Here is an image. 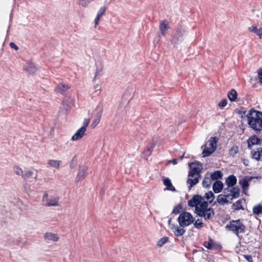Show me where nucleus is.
<instances>
[{
  "label": "nucleus",
  "mask_w": 262,
  "mask_h": 262,
  "mask_svg": "<svg viewBox=\"0 0 262 262\" xmlns=\"http://www.w3.org/2000/svg\"><path fill=\"white\" fill-rule=\"evenodd\" d=\"M214 195L211 191H208L205 193L204 197L199 195H194L188 202L190 207H195V213L200 216L204 217L205 220L211 219L214 215L213 210L208 207V203L213 202Z\"/></svg>",
  "instance_id": "1"
},
{
  "label": "nucleus",
  "mask_w": 262,
  "mask_h": 262,
  "mask_svg": "<svg viewBox=\"0 0 262 262\" xmlns=\"http://www.w3.org/2000/svg\"><path fill=\"white\" fill-rule=\"evenodd\" d=\"M247 123L255 132L262 130V112L251 109L247 115Z\"/></svg>",
  "instance_id": "2"
},
{
  "label": "nucleus",
  "mask_w": 262,
  "mask_h": 262,
  "mask_svg": "<svg viewBox=\"0 0 262 262\" xmlns=\"http://www.w3.org/2000/svg\"><path fill=\"white\" fill-rule=\"evenodd\" d=\"M217 141L218 138L215 137H211L208 140L202 152L203 157L209 156L216 150Z\"/></svg>",
  "instance_id": "3"
},
{
  "label": "nucleus",
  "mask_w": 262,
  "mask_h": 262,
  "mask_svg": "<svg viewBox=\"0 0 262 262\" xmlns=\"http://www.w3.org/2000/svg\"><path fill=\"white\" fill-rule=\"evenodd\" d=\"M178 221L179 225L185 227L193 223L194 221V218L189 212H184L179 215Z\"/></svg>",
  "instance_id": "4"
},
{
  "label": "nucleus",
  "mask_w": 262,
  "mask_h": 262,
  "mask_svg": "<svg viewBox=\"0 0 262 262\" xmlns=\"http://www.w3.org/2000/svg\"><path fill=\"white\" fill-rule=\"evenodd\" d=\"M229 230L234 232L236 235L244 232L245 227L240 220L232 221L229 225L226 226Z\"/></svg>",
  "instance_id": "5"
},
{
  "label": "nucleus",
  "mask_w": 262,
  "mask_h": 262,
  "mask_svg": "<svg viewBox=\"0 0 262 262\" xmlns=\"http://www.w3.org/2000/svg\"><path fill=\"white\" fill-rule=\"evenodd\" d=\"M224 191L231 201L233 199L237 198L239 196L240 190L238 187H228L224 189Z\"/></svg>",
  "instance_id": "6"
},
{
  "label": "nucleus",
  "mask_w": 262,
  "mask_h": 262,
  "mask_svg": "<svg viewBox=\"0 0 262 262\" xmlns=\"http://www.w3.org/2000/svg\"><path fill=\"white\" fill-rule=\"evenodd\" d=\"M43 201L47 206H59V198L58 196H52L48 198L47 193H45L43 196Z\"/></svg>",
  "instance_id": "7"
},
{
  "label": "nucleus",
  "mask_w": 262,
  "mask_h": 262,
  "mask_svg": "<svg viewBox=\"0 0 262 262\" xmlns=\"http://www.w3.org/2000/svg\"><path fill=\"white\" fill-rule=\"evenodd\" d=\"M190 170L189 171L188 176H200L201 172L203 167L202 165L198 162H192L189 164Z\"/></svg>",
  "instance_id": "8"
},
{
  "label": "nucleus",
  "mask_w": 262,
  "mask_h": 262,
  "mask_svg": "<svg viewBox=\"0 0 262 262\" xmlns=\"http://www.w3.org/2000/svg\"><path fill=\"white\" fill-rule=\"evenodd\" d=\"M185 33L186 31L184 29L182 28L178 29L172 39V43L177 45L181 42L184 38Z\"/></svg>",
  "instance_id": "9"
},
{
  "label": "nucleus",
  "mask_w": 262,
  "mask_h": 262,
  "mask_svg": "<svg viewBox=\"0 0 262 262\" xmlns=\"http://www.w3.org/2000/svg\"><path fill=\"white\" fill-rule=\"evenodd\" d=\"M107 8L105 6L100 7L97 12V14L94 18V28H96L99 24L101 18L105 14Z\"/></svg>",
  "instance_id": "10"
},
{
  "label": "nucleus",
  "mask_w": 262,
  "mask_h": 262,
  "mask_svg": "<svg viewBox=\"0 0 262 262\" xmlns=\"http://www.w3.org/2000/svg\"><path fill=\"white\" fill-rule=\"evenodd\" d=\"M203 245L208 249L219 250L221 249V246L220 244L211 239H209L208 241L205 242Z\"/></svg>",
  "instance_id": "11"
},
{
  "label": "nucleus",
  "mask_w": 262,
  "mask_h": 262,
  "mask_svg": "<svg viewBox=\"0 0 262 262\" xmlns=\"http://www.w3.org/2000/svg\"><path fill=\"white\" fill-rule=\"evenodd\" d=\"M171 230L173 234L177 236H182L185 232L184 227L179 225H171Z\"/></svg>",
  "instance_id": "12"
},
{
  "label": "nucleus",
  "mask_w": 262,
  "mask_h": 262,
  "mask_svg": "<svg viewBox=\"0 0 262 262\" xmlns=\"http://www.w3.org/2000/svg\"><path fill=\"white\" fill-rule=\"evenodd\" d=\"M37 174L34 173L31 170H27L25 171L23 175V178L27 181L32 182L36 179Z\"/></svg>",
  "instance_id": "13"
},
{
  "label": "nucleus",
  "mask_w": 262,
  "mask_h": 262,
  "mask_svg": "<svg viewBox=\"0 0 262 262\" xmlns=\"http://www.w3.org/2000/svg\"><path fill=\"white\" fill-rule=\"evenodd\" d=\"M200 176H188L187 180V184L188 185V188L190 189L194 185H196L199 181Z\"/></svg>",
  "instance_id": "14"
},
{
  "label": "nucleus",
  "mask_w": 262,
  "mask_h": 262,
  "mask_svg": "<svg viewBox=\"0 0 262 262\" xmlns=\"http://www.w3.org/2000/svg\"><path fill=\"white\" fill-rule=\"evenodd\" d=\"M85 132L86 130H85L84 127H80L73 135V136L71 138V140L77 141L81 139L85 134Z\"/></svg>",
  "instance_id": "15"
},
{
  "label": "nucleus",
  "mask_w": 262,
  "mask_h": 262,
  "mask_svg": "<svg viewBox=\"0 0 262 262\" xmlns=\"http://www.w3.org/2000/svg\"><path fill=\"white\" fill-rule=\"evenodd\" d=\"M217 202L221 205H224L226 204L231 203V201L227 197L226 194L224 193V191L222 194H221L217 196Z\"/></svg>",
  "instance_id": "16"
},
{
  "label": "nucleus",
  "mask_w": 262,
  "mask_h": 262,
  "mask_svg": "<svg viewBox=\"0 0 262 262\" xmlns=\"http://www.w3.org/2000/svg\"><path fill=\"white\" fill-rule=\"evenodd\" d=\"M45 239L47 241H52L54 242H57L59 237L57 234L54 233L52 232H47L44 235Z\"/></svg>",
  "instance_id": "17"
},
{
  "label": "nucleus",
  "mask_w": 262,
  "mask_h": 262,
  "mask_svg": "<svg viewBox=\"0 0 262 262\" xmlns=\"http://www.w3.org/2000/svg\"><path fill=\"white\" fill-rule=\"evenodd\" d=\"M248 147L251 148V146L255 145L260 144V140L256 136L253 135L250 137L247 140Z\"/></svg>",
  "instance_id": "18"
},
{
  "label": "nucleus",
  "mask_w": 262,
  "mask_h": 262,
  "mask_svg": "<svg viewBox=\"0 0 262 262\" xmlns=\"http://www.w3.org/2000/svg\"><path fill=\"white\" fill-rule=\"evenodd\" d=\"M251 179V178H244L239 181V183L243 188V192L246 194H247L249 186V181H250Z\"/></svg>",
  "instance_id": "19"
},
{
  "label": "nucleus",
  "mask_w": 262,
  "mask_h": 262,
  "mask_svg": "<svg viewBox=\"0 0 262 262\" xmlns=\"http://www.w3.org/2000/svg\"><path fill=\"white\" fill-rule=\"evenodd\" d=\"M159 29L162 35L165 36L168 30L169 29L168 23L166 21H161L159 25Z\"/></svg>",
  "instance_id": "20"
},
{
  "label": "nucleus",
  "mask_w": 262,
  "mask_h": 262,
  "mask_svg": "<svg viewBox=\"0 0 262 262\" xmlns=\"http://www.w3.org/2000/svg\"><path fill=\"white\" fill-rule=\"evenodd\" d=\"M248 30L252 33L256 34L259 38H262V28H257L255 25H253L248 28Z\"/></svg>",
  "instance_id": "21"
},
{
  "label": "nucleus",
  "mask_w": 262,
  "mask_h": 262,
  "mask_svg": "<svg viewBox=\"0 0 262 262\" xmlns=\"http://www.w3.org/2000/svg\"><path fill=\"white\" fill-rule=\"evenodd\" d=\"M24 70L28 71L30 73L33 74L37 71V68L34 63L32 62H28L25 66Z\"/></svg>",
  "instance_id": "22"
},
{
  "label": "nucleus",
  "mask_w": 262,
  "mask_h": 262,
  "mask_svg": "<svg viewBox=\"0 0 262 262\" xmlns=\"http://www.w3.org/2000/svg\"><path fill=\"white\" fill-rule=\"evenodd\" d=\"M253 158L256 160H262V148H258L256 150L251 151Z\"/></svg>",
  "instance_id": "23"
},
{
  "label": "nucleus",
  "mask_w": 262,
  "mask_h": 262,
  "mask_svg": "<svg viewBox=\"0 0 262 262\" xmlns=\"http://www.w3.org/2000/svg\"><path fill=\"white\" fill-rule=\"evenodd\" d=\"M213 190L216 193L220 192L223 188V183L220 181H216L213 185Z\"/></svg>",
  "instance_id": "24"
},
{
  "label": "nucleus",
  "mask_w": 262,
  "mask_h": 262,
  "mask_svg": "<svg viewBox=\"0 0 262 262\" xmlns=\"http://www.w3.org/2000/svg\"><path fill=\"white\" fill-rule=\"evenodd\" d=\"M236 182V178L234 175L229 176L226 180V184L229 187H233Z\"/></svg>",
  "instance_id": "25"
},
{
  "label": "nucleus",
  "mask_w": 262,
  "mask_h": 262,
  "mask_svg": "<svg viewBox=\"0 0 262 262\" xmlns=\"http://www.w3.org/2000/svg\"><path fill=\"white\" fill-rule=\"evenodd\" d=\"M212 179L209 176V173L206 174L203 182L202 185L204 188H209L212 184Z\"/></svg>",
  "instance_id": "26"
},
{
  "label": "nucleus",
  "mask_w": 262,
  "mask_h": 262,
  "mask_svg": "<svg viewBox=\"0 0 262 262\" xmlns=\"http://www.w3.org/2000/svg\"><path fill=\"white\" fill-rule=\"evenodd\" d=\"M62 161L60 160L51 159L48 161V164L52 167L59 169L62 164Z\"/></svg>",
  "instance_id": "27"
},
{
  "label": "nucleus",
  "mask_w": 262,
  "mask_h": 262,
  "mask_svg": "<svg viewBox=\"0 0 262 262\" xmlns=\"http://www.w3.org/2000/svg\"><path fill=\"white\" fill-rule=\"evenodd\" d=\"M163 184L166 186V189L171 191H176L174 187L172 185L171 180L168 178H165L163 179Z\"/></svg>",
  "instance_id": "28"
},
{
  "label": "nucleus",
  "mask_w": 262,
  "mask_h": 262,
  "mask_svg": "<svg viewBox=\"0 0 262 262\" xmlns=\"http://www.w3.org/2000/svg\"><path fill=\"white\" fill-rule=\"evenodd\" d=\"M102 113V111H99L97 113L96 117L94 119L91 125L92 128H95L100 123Z\"/></svg>",
  "instance_id": "29"
},
{
  "label": "nucleus",
  "mask_w": 262,
  "mask_h": 262,
  "mask_svg": "<svg viewBox=\"0 0 262 262\" xmlns=\"http://www.w3.org/2000/svg\"><path fill=\"white\" fill-rule=\"evenodd\" d=\"M86 168L85 167H80L77 174V181H80L83 179L86 176Z\"/></svg>",
  "instance_id": "30"
},
{
  "label": "nucleus",
  "mask_w": 262,
  "mask_h": 262,
  "mask_svg": "<svg viewBox=\"0 0 262 262\" xmlns=\"http://www.w3.org/2000/svg\"><path fill=\"white\" fill-rule=\"evenodd\" d=\"M69 88L70 87L69 85L63 83H60L56 88L55 91L58 93H63V92L69 90Z\"/></svg>",
  "instance_id": "31"
},
{
  "label": "nucleus",
  "mask_w": 262,
  "mask_h": 262,
  "mask_svg": "<svg viewBox=\"0 0 262 262\" xmlns=\"http://www.w3.org/2000/svg\"><path fill=\"white\" fill-rule=\"evenodd\" d=\"M74 103V99L72 97L66 98L63 102V105H67L68 107L66 108V113H67L69 108L71 107V105H72Z\"/></svg>",
  "instance_id": "32"
},
{
  "label": "nucleus",
  "mask_w": 262,
  "mask_h": 262,
  "mask_svg": "<svg viewBox=\"0 0 262 262\" xmlns=\"http://www.w3.org/2000/svg\"><path fill=\"white\" fill-rule=\"evenodd\" d=\"M237 97V94L235 90L232 89L228 92V97L231 101H235Z\"/></svg>",
  "instance_id": "33"
},
{
  "label": "nucleus",
  "mask_w": 262,
  "mask_h": 262,
  "mask_svg": "<svg viewBox=\"0 0 262 262\" xmlns=\"http://www.w3.org/2000/svg\"><path fill=\"white\" fill-rule=\"evenodd\" d=\"M95 0H77V4L82 8H86Z\"/></svg>",
  "instance_id": "34"
},
{
  "label": "nucleus",
  "mask_w": 262,
  "mask_h": 262,
  "mask_svg": "<svg viewBox=\"0 0 262 262\" xmlns=\"http://www.w3.org/2000/svg\"><path fill=\"white\" fill-rule=\"evenodd\" d=\"M209 176L211 178L213 181H214L221 178L223 176V174L221 171L217 170L211 174H209Z\"/></svg>",
  "instance_id": "35"
},
{
  "label": "nucleus",
  "mask_w": 262,
  "mask_h": 262,
  "mask_svg": "<svg viewBox=\"0 0 262 262\" xmlns=\"http://www.w3.org/2000/svg\"><path fill=\"white\" fill-rule=\"evenodd\" d=\"M232 208L235 210H244V208L242 205V202L240 200L236 201L233 204Z\"/></svg>",
  "instance_id": "36"
},
{
  "label": "nucleus",
  "mask_w": 262,
  "mask_h": 262,
  "mask_svg": "<svg viewBox=\"0 0 262 262\" xmlns=\"http://www.w3.org/2000/svg\"><path fill=\"white\" fill-rule=\"evenodd\" d=\"M168 241V238L167 237H163L160 238L157 243V246L159 247H162Z\"/></svg>",
  "instance_id": "37"
},
{
  "label": "nucleus",
  "mask_w": 262,
  "mask_h": 262,
  "mask_svg": "<svg viewBox=\"0 0 262 262\" xmlns=\"http://www.w3.org/2000/svg\"><path fill=\"white\" fill-rule=\"evenodd\" d=\"M253 212L254 213L256 214H259L262 213V206L258 204L256 206H255L253 208Z\"/></svg>",
  "instance_id": "38"
},
{
  "label": "nucleus",
  "mask_w": 262,
  "mask_h": 262,
  "mask_svg": "<svg viewBox=\"0 0 262 262\" xmlns=\"http://www.w3.org/2000/svg\"><path fill=\"white\" fill-rule=\"evenodd\" d=\"M238 152V147L237 146L234 145L229 150V153L230 156L233 157Z\"/></svg>",
  "instance_id": "39"
},
{
  "label": "nucleus",
  "mask_w": 262,
  "mask_h": 262,
  "mask_svg": "<svg viewBox=\"0 0 262 262\" xmlns=\"http://www.w3.org/2000/svg\"><path fill=\"white\" fill-rule=\"evenodd\" d=\"M13 170L15 174L18 176H21L23 177L24 172L22 169L20 167L17 166H15L14 167Z\"/></svg>",
  "instance_id": "40"
},
{
  "label": "nucleus",
  "mask_w": 262,
  "mask_h": 262,
  "mask_svg": "<svg viewBox=\"0 0 262 262\" xmlns=\"http://www.w3.org/2000/svg\"><path fill=\"white\" fill-rule=\"evenodd\" d=\"M257 73L258 78V82L260 84L262 85V69L259 68L257 70Z\"/></svg>",
  "instance_id": "41"
},
{
  "label": "nucleus",
  "mask_w": 262,
  "mask_h": 262,
  "mask_svg": "<svg viewBox=\"0 0 262 262\" xmlns=\"http://www.w3.org/2000/svg\"><path fill=\"white\" fill-rule=\"evenodd\" d=\"M194 226L196 228H201L203 226L202 221L198 219L194 223Z\"/></svg>",
  "instance_id": "42"
},
{
  "label": "nucleus",
  "mask_w": 262,
  "mask_h": 262,
  "mask_svg": "<svg viewBox=\"0 0 262 262\" xmlns=\"http://www.w3.org/2000/svg\"><path fill=\"white\" fill-rule=\"evenodd\" d=\"M103 70V66L100 64L98 66L96 69L95 73V78H96Z\"/></svg>",
  "instance_id": "43"
},
{
  "label": "nucleus",
  "mask_w": 262,
  "mask_h": 262,
  "mask_svg": "<svg viewBox=\"0 0 262 262\" xmlns=\"http://www.w3.org/2000/svg\"><path fill=\"white\" fill-rule=\"evenodd\" d=\"M90 122V119L89 118H85L82 126L81 127H84L85 130H86V127L88 126Z\"/></svg>",
  "instance_id": "44"
},
{
  "label": "nucleus",
  "mask_w": 262,
  "mask_h": 262,
  "mask_svg": "<svg viewBox=\"0 0 262 262\" xmlns=\"http://www.w3.org/2000/svg\"><path fill=\"white\" fill-rule=\"evenodd\" d=\"M227 101L226 99H223L219 104L218 106L220 107H224L227 105Z\"/></svg>",
  "instance_id": "45"
},
{
  "label": "nucleus",
  "mask_w": 262,
  "mask_h": 262,
  "mask_svg": "<svg viewBox=\"0 0 262 262\" xmlns=\"http://www.w3.org/2000/svg\"><path fill=\"white\" fill-rule=\"evenodd\" d=\"M95 92H100L101 90V86L100 84H96L94 86Z\"/></svg>",
  "instance_id": "46"
},
{
  "label": "nucleus",
  "mask_w": 262,
  "mask_h": 262,
  "mask_svg": "<svg viewBox=\"0 0 262 262\" xmlns=\"http://www.w3.org/2000/svg\"><path fill=\"white\" fill-rule=\"evenodd\" d=\"M244 258L249 262H253L252 257L249 255H244Z\"/></svg>",
  "instance_id": "47"
},
{
  "label": "nucleus",
  "mask_w": 262,
  "mask_h": 262,
  "mask_svg": "<svg viewBox=\"0 0 262 262\" xmlns=\"http://www.w3.org/2000/svg\"><path fill=\"white\" fill-rule=\"evenodd\" d=\"M10 46L11 47V48L14 49L15 50H18V46L15 43H14V42H10Z\"/></svg>",
  "instance_id": "48"
},
{
  "label": "nucleus",
  "mask_w": 262,
  "mask_h": 262,
  "mask_svg": "<svg viewBox=\"0 0 262 262\" xmlns=\"http://www.w3.org/2000/svg\"><path fill=\"white\" fill-rule=\"evenodd\" d=\"M173 213L176 214L179 213V208L178 207H175L172 211Z\"/></svg>",
  "instance_id": "49"
},
{
  "label": "nucleus",
  "mask_w": 262,
  "mask_h": 262,
  "mask_svg": "<svg viewBox=\"0 0 262 262\" xmlns=\"http://www.w3.org/2000/svg\"><path fill=\"white\" fill-rule=\"evenodd\" d=\"M171 221H172L171 219V218L169 219V220L168 221V224L170 227V229H171V225H173V224H171Z\"/></svg>",
  "instance_id": "50"
},
{
  "label": "nucleus",
  "mask_w": 262,
  "mask_h": 262,
  "mask_svg": "<svg viewBox=\"0 0 262 262\" xmlns=\"http://www.w3.org/2000/svg\"><path fill=\"white\" fill-rule=\"evenodd\" d=\"M171 162L173 164L175 165L177 163V160L173 159Z\"/></svg>",
  "instance_id": "51"
},
{
  "label": "nucleus",
  "mask_w": 262,
  "mask_h": 262,
  "mask_svg": "<svg viewBox=\"0 0 262 262\" xmlns=\"http://www.w3.org/2000/svg\"><path fill=\"white\" fill-rule=\"evenodd\" d=\"M74 159H73L72 162H71V164H70V166H71V167L73 168V167H75V165H74Z\"/></svg>",
  "instance_id": "52"
},
{
  "label": "nucleus",
  "mask_w": 262,
  "mask_h": 262,
  "mask_svg": "<svg viewBox=\"0 0 262 262\" xmlns=\"http://www.w3.org/2000/svg\"><path fill=\"white\" fill-rule=\"evenodd\" d=\"M183 156H181V159H183Z\"/></svg>",
  "instance_id": "53"
}]
</instances>
